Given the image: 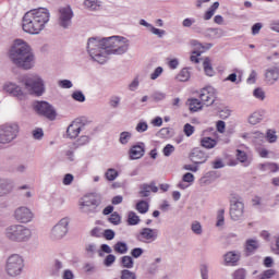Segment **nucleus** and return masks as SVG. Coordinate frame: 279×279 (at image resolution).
Here are the masks:
<instances>
[{
  "mask_svg": "<svg viewBox=\"0 0 279 279\" xmlns=\"http://www.w3.org/2000/svg\"><path fill=\"white\" fill-rule=\"evenodd\" d=\"M60 88H73V83L70 80L59 81Z\"/></svg>",
  "mask_w": 279,
  "mask_h": 279,
  "instance_id": "60",
  "label": "nucleus"
},
{
  "mask_svg": "<svg viewBox=\"0 0 279 279\" xmlns=\"http://www.w3.org/2000/svg\"><path fill=\"white\" fill-rule=\"evenodd\" d=\"M9 59L12 64L17 66V69H22L23 71L34 69V64L36 62V56H34L32 47L28 46L23 39L14 40L9 50Z\"/></svg>",
  "mask_w": 279,
  "mask_h": 279,
  "instance_id": "2",
  "label": "nucleus"
},
{
  "mask_svg": "<svg viewBox=\"0 0 279 279\" xmlns=\"http://www.w3.org/2000/svg\"><path fill=\"white\" fill-rule=\"evenodd\" d=\"M31 95L35 97H43L45 95V81L38 74H25L20 78Z\"/></svg>",
  "mask_w": 279,
  "mask_h": 279,
  "instance_id": "4",
  "label": "nucleus"
},
{
  "mask_svg": "<svg viewBox=\"0 0 279 279\" xmlns=\"http://www.w3.org/2000/svg\"><path fill=\"white\" fill-rule=\"evenodd\" d=\"M33 108L35 112L39 114V117H45L48 119V121H56V117H58L56 108H53L51 104L47 101H37Z\"/></svg>",
  "mask_w": 279,
  "mask_h": 279,
  "instance_id": "8",
  "label": "nucleus"
},
{
  "mask_svg": "<svg viewBox=\"0 0 279 279\" xmlns=\"http://www.w3.org/2000/svg\"><path fill=\"white\" fill-rule=\"evenodd\" d=\"M183 27H193V25H195V19L193 17H187L184 19L182 22Z\"/></svg>",
  "mask_w": 279,
  "mask_h": 279,
  "instance_id": "64",
  "label": "nucleus"
},
{
  "mask_svg": "<svg viewBox=\"0 0 279 279\" xmlns=\"http://www.w3.org/2000/svg\"><path fill=\"white\" fill-rule=\"evenodd\" d=\"M148 129L149 125L147 124V122H138L135 128L136 132H138L140 134H143V132H147Z\"/></svg>",
  "mask_w": 279,
  "mask_h": 279,
  "instance_id": "50",
  "label": "nucleus"
},
{
  "mask_svg": "<svg viewBox=\"0 0 279 279\" xmlns=\"http://www.w3.org/2000/svg\"><path fill=\"white\" fill-rule=\"evenodd\" d=\"M108 221L113 226H119V223H121V215H119L117 211H113L108 218Z\"/></svg>",
  "mask_w": 279,
  "mask_h": 279,
  "instance_id": "38",
  "label": "nucleus"
},
{
  "mask_svg": "<svg viewBox=\"0 0 279 279\" xmlns=\"http://www.w3.org/2000/svg\"><path fill=\"white\" fill-rule=\"evenodd\" d=\"M121 104V97L119 96H112L110 99H109V106L111 108H119V105Z\"/></svg>",
  "mask_w": 279,
  "mask_h": 279,
  "instance_id": "48",
  "label": "nucleus"
},
{
  "mask_svg": "<svg viewBox=\"0 0 279 279\" xmlns=\"http://www.w3.org/2000/svg\"><path fill=\"white\" fill-rule=\"evenodd\" d=\"M32 134H33V138H35V141H43V138L45 137V131H43L41 128H37V129L33 130Z\"/></svg>",
  "mask_w": 279,
  "mask_h": 279,
  "instance_id": "41",
  "label": "nucleus"
},
{
  "mask_svg": "<svg viewBox=\"0 0 279 279\" xmlns=\"http://www.w3.org/2000/svg\"><path fill=\"white\" fill-rule=\"evenodd\" d=\"M140 223H141V217H138V215H136L134 211H129L128 225L138 226Z\"/></svg>",
  "mask_w": 279,
  "mask_h": 279,
  "instance_id": "28",
  "label": "nucleus"
},
{
  "mask_svg": "<svg viewBox=\"0 0 279 279\" xmlns=\"http://www.w3.org/2000/svg\"><path fill=\"white\" fill-rule=\"evenodd\" d=\"M165 69L162 66H157L155 71L150 74V80H158L162 75Z\"/></svg>",
  "mask_w": 279,
  "mask_h": 279,
  "instance_id": "52",
  "label": "nucleus"
},
{
  "mask_svg": "<svg viewBox=\"0 0 279 279\" xmlns=\"http://www.w3.org/2000/svg\"><path fill=\"white\" fill-rule=\"evenodd\" d=\"M100 202L95 196H85L84 202L80 204L82 213L85 215H95L97 208H99Z\"/></svg>",
  "mask_w": 279,
  "mask_h": 279,
  "instance_id": "12",
  "label": "nucleus"
},
{
  "mask_svg": "<svg viewBox=\"0 0 279 279\" xmlns=\"http://www.w3.org/2000/svg\"><path fill=\"white\" fill-rule=\"evenodd\" d=\"M225 82H232L235 84H241V76H239V81L236 80V73L233 72L228 75V77L225 78Z\"/></svg>",
  "mask_w": 279,
  "mask_h": 279,
  "instance_id": "55",
  "label": "nucleus"
},
{
  "mask_svg": "<svg viewBox=\"0 0 279 279\" xmlns=\"http://www.w3.org/2000/svg\"><path fill=\"white\" fill-rule=\"evenodd\" d=\"M277 271L276 269H267L264 270L262 274L258 275L259 279H271L274 276H276Z\"/></svg>",
  "mask_w": 279,
  "mask_h": 279,
  "instance_id": "37",
  "label": "nucleus"
},
{
  "mask_svg": "<svg viewBox=\"0 0 279 279\" xmlns=\"http://www.w3.org/2000/svg\"><path fill=\"white\" fill-rule=\"evenodd\" d=\"M21 128L16 123H5L0 125V145H10L19 138Z\"/></svg>",
  "mask_w": 279,
  "mask_h": 279,
  "instance_id": "6",
  "label": "nucleus"
},
{
  "mask_svg": "<svg viewBox=\"0 0 279 279\" xmlns=\"http://www.w3.org/2000/svg\"><path fill=\"white\" fill-rule=\"evenodd\" d=\"M182 180L183 182H187V183L195 182V175L191 172H186L185 174H183Z\"/></svg>",
  "mask_w": 279,
  "mask_h": 279,
  "instance_id": "62",
  "label": "nucleus"
},
{
  "mask_svg": "<svg viewBox=\"0 0 279 279\" xmlns=\"http://www.w3.org/2000/svg\"><path fill=\"white\" fill-rule=\"evenodd\" d=\"M114 260H117V257L112 254H109L105 260H104V265L106 267H111L114 264Z\"/></svg>",
  "mask_w": 279,
  "mask_h": 279,
  "instance_id": "53",
  "label": "nucleus"
},
{
  "mask_svg": "<svg viewBox=\"0 0 279 279\" xmlns=\"http://www.w3.org/2000/svg\"><path fill=\"white\" fill-rule=\"evenodd\" d=\"M226 209H219L217 213V222L216 226L217 228H221V226H223V223H226Z\"/></svg>",
  "mask_w": 279,
  "mask_h": 279,
  "instance_id": "36",
  "label": "nucleus"
},
{
  "mask_svg": "<svg viewBox=\"0 0 279 279\" xmlns=\"http://www.w3.org/2000/svg\"><path fill=\"white\" fill-rule=\"evenodd\" d=\"M213 169H223L226 167V163H223V160L221 158L216 159L211 162Z\"/></svg>",
  "mask_w": 279,
  "mask_h": 279,
  "instance_id": "58",
  "label": "nucleus"
},
{
  "mask_svg": "<svg viewBox=\"0 0 279 279\" xmlns=\"http://www.w3.org/2000/svg\"><path fill=\"white\" fill-rule=\"evenodd\" d=\"M241 260V253L230 251L227 254H225V265L227 267H236V264Z\"/></svg>",
  "mask_w": 279,
  "mask_h": 279,
  "instance_id": "21",
  "label": "nucleus"
},
{
  "mask_svg": "<svg viewBox=\"0 0 279 279\" xmlns=\"http://www.w3.org/2000/svg\"><path fill=\"white\" fill-rule=\"evenodd\" d=\"M203 69L205 71V75L208 77H213L215 75V69H213V63L210 62V58L206 57L203 62Z\"/></svg>",
  "mask_w": 279,
  "mask_h": 279,
  "instance_id": "27",
  "label": "nucleus"
},
{
  "mask_svg": "<svg viewBox=\"0 0 279 279\" xmlns=\"http://www.w3.org/2000/svg\"><path fill=\"white\" fill-rule=\"evenodd\" d=\"M105 178L106 180H108L109 182H114V180H117V178H119V171H117L113 168H109L106 173H105Z\"/></svg>",
  "mask_w": 279,
  "mask_h": 279,
  "instance_id": "31",
  "label": "nucleus"
},
{
  "mask_svg": "<svg viewBox=\"0 0 279 279\" xmlns=\"http://www.w3.org/2000/svg\"><path fill=\"white\" fill-rule=\"evenodd\" d=\"M135 210L141 215H146V213H149V203L145 199L138 201L135 205Z\"/></svg>",
  "mask_w": 279,
  "mask_h": 279,
  "instance_id": "25",
  "label": "nucleus"
},
{
  "mask_svg": "<svg viewBox=\"0 0 279 279\" xmlns=\"http://www.w3.org/2000/svg\"><path fill=\"white\" fill-rule=\"evenodd\" d=\"M191 230L194 232V234H202V223H199V221L192 222Z\"/></svg>",
  "mask_w": 279,
  "mask_h": 279,
  "instance_id": "46",
  "label": "nucleus"
},
{
  "mask_svg": "<svg viewBox=\"0 0 279 279\" xmlns=\"http://www.w3.org/2000/svg\"><path fill=\"white\" fill-rule=\"evenodd\" d=\"M151 98L154 99V101H162L167 99V94L162 92H156L151 95Z\"/></svg>",
  "mask_w": 279,
  "mask_h": 279,
  "instance_id": "51",
  "label": "nucleus"
},
{
  "mask_svg": "<svg viewBox=\"0 0 279 279\" xmlns=\"http://www.w3.org/2000/svg\"><path fill=\"white\" fill-rule=\"evenodd\" d=\"M217 99V89L213 86H206L201 89L199 100L204 106H213Z\"/></svg>",
  "mask_w": 279,
  "mask_h": 279,
  "instance_id": "11",
  "label": "nucleus"
},
{
  "mask_svg": "<svg viewBox=\"0 0 279 279\" xmlns=\"http://www.w3.org/2000/svg\"><path fill=\"white\" fill-rule=\"evenodd\" d=\"M149 31L151 34H155V36H158V38H162L167 32L165 29L156 28L154 26H150Z\"/></svg>",
  "mask_w": 279,
  "mask_h": 279,
  "instance_id": "54",
  "label": "nucleus"
},
{
  "mask_svg": "<svg viewBox=\"0 0 279 279\" xmlns=\"http://www.w3.org/2000/svg\"><path fill=\"white\" fill-rule=\"evenodd\" d=\"M69 223H71V218H62L51 230V239L53 241H60L64 239L69 232Z\"/></svg>",
  "mask_w": 279,
  "mask_h": 279,
  "instance_id": "9",
  "label": "nucleus"
},
{
  "mask_svg": "<svg viewBox=\"0 0 279 279\" xmlns=\"http://www.w3.org/2000/svg\"><path fill=\"white\" fill-rule=\"evenodd\" d=\"M265 75H266L267 82H270V84H274L275 82H278V80H279V69L270 68L266 71Z\"/></svg>",
  "mask_w": 279,
  "mask_h": 279,
  "instance_id": "23",
  "label": "nucleus"
},
{
  "mask_svg": "<svg viewBox=\"0 0 279 279\" xmlns=\"http://www.w3.org/2000/svg\"><path fill=\"white\" fill-rule=\"evenodd\" d=\"M121 265L125 269H132L134 267V259L132 256H123L121 257Z\"/></svg>",
  "mask_w": 279,
  "mask_h": 279,
  "instance_id": "34",
  "label": "nucleus"
},
{
  "mask_svg": "<svg viewBox=\"0 0 279 279\" xmlns=\"http://www.w3.org/2000/svg\"><path fill=\"white\" fill-rule=\"evenodd\" d=\"M201 147L205 149H215L217 147V140L213 137H203L201 138Z\"/></svg>",
  "mask_w": 279,
  "mask_h": 279,
  "instance_id": "24",
  "label": "nucleus"
},
{
  "mask_svg": "<svg viewBox=\"0 0 279 279\" xmlns=\"http://www.w3.org/2000/svg\"><path fill=\"white\" fill-rule=\"evenodd\" d=\"M73 16H74V13L71 5L61 7L59 9V20H58L60 27H62L63 29H69V27H71L73 23L72 22Z\"/></svg>",
  "mask_w": 279,
  "mask_h": 279,
  "instance_id": "10",
  "label": "nucleus"
},
{
  "mask_svg": "<svg viewBox=\"0 0 279 279\" xmlns=\"http://www.w3.org/2000/svg\"><path fill=\"white\" fill-rule=\"evenodd\" d=\"M75 121L77 122V126L81 128V132H84L90 125V121L86 120V118H77Z\"/></svg>",
  "mask_w": 279,
  "mask_h": 279,
  "instance_id": "39",
  "label": "nucleus"
},
{
  "mask_svg": "<svg viewBox=\"0 0 279 279\" xmlns=\"http://www.w3.org/2000/svg\"><path fill=\"white\" fill-rule=\"evenodd\" d=\"M216 130L217 132H219L220 134H223V132H226V122L223 120H219L216 123Z\"/></svg>",
  "mask_w": 279,
  "mask_h": 279,
  "instance_id": "59",
  "label": "nucleus"
},
{
  "mask_svg": "<svg viewBox=\"0 0 279 279\" xmlns=\"http://www.w3.org/2000/svg\"><path fill=\"white\" fill-rule=\"evenodd\" d=\"M71 97L74 99V101H78V104H84V101H86V96L82 90L73 92Z\"/></svg>",
  "mask_w": 279,
  "mask_h": 279,
  "instance_id": "35",
  "label": "nucleus"
},
{
  "mask_svg": "<svg viewBox=\"0 0 279 279\" xmlns=\"http://www.w3.org/2000/svg\"><path fill=\"white\" fill-rule=\"evenodd\" d=\"M51 19L47 8H37L27 11L22 19V29L26 34L38 35L45 29Z\"/></svg>",
  "mask_w": 279,
  "mask_h": 279,
  "instance_id": "3",
  "label": "nucleus"
},
{
  "mask_svg": "<svg viewBox=\"0 0 279 279\" xmlns=\"http://www.w3.org/2000/svg\"><path fill=\"white\" fill-rule=\"evenodd\" d=\"M177 80H179V82H189V80H191L189 68H183L178 74Z\"/></svg>",
  "mask_w": 279,
  "mask_h": 279,
  "instance_id": "29",
  "label": "nucleus"
},
{
  "mask_svg": "<svg viewBox=\"0 0 279 279\" xmlns=\"http://www.w3.org/2000/svg\"><path fill=\"white\" fill-rule=\"evenodd\" d=\"M189 158L194 165H204L208 160V154L202 148L195 147L191 150Z\"/></svg>",
  "mask_w": 279,
  "mask_h": 279,
  "instance_id": "15",
  "label": "nucleus"
},
{
  "mask_svg": "<svg viewBox=\"0 0 279 279\" xmlns=\"http://www.w3.org/2000/svg\"><path fill=\"white\" fill-rule=\"evenodd\" d=\"M183 132L187 137L193 136V134H195V126H193L191 123H186L183 126Z\"/></svg>",
  "mask_w": 279,
  "mask_h": 279,
  "instance_id": "42",
  "label": "nucleus"
},
{
  "mask_svg": "<svg viewBox=\"0 0 279 279\" xmlns=\"http://www.w3.org/2000/svg\"><path fill=\"white\" fill-rule=\"evenodd\" d=\"M132 141V133L123 131L120 133L119 143L121 145H128Z\"/></svg>",
  "mask_w": 279,
  "mask_h": 279,
  "instance_id": "32",
  "label": "nucleus"
},
{
  "mask_svg": "<svg viewBox=\"0 0 279 279\" xmlns=\"http://www.w3.org/2000/svg\"><path fill=\"white\" fill-rule=\"evenodd\" d=\"M158 229L143 228L137 235L138 241L142 243H154L158 239Z\"/></svg>",
  "mask_w": 279,
  "mask_h": 279,
  "instance_id": "14",
  "label": "nucleus"
},
{
  "mask_svg": "<svg viewBox=\"0 0 279 279\" xmlns=\"http://www.w3.org/2000/svg\"><path fill=\"white\" fill-rule=\"evenodd\" d=\"M14 191V180L0 178V197H8Z\"/></svg>",
  "mask_w": 279,
  "mask_h": 279,
  "instance_id": "18",
  "label": "nucleus"
},
{
  "mask_svg": "<svg viewBox=\"0 0 279 279\" xmlns=\"http://www.w3.org/2000/svg\"><path fill=\"white\" fill-rule=\"evenodd\" d=\"M84 5L88 8V10H97V2L95 0H85Z\"/></svg>",
  "mask_w": 279,
  "mask_h": 279,
  "instance_id": "61",
  "label": "nucleus"
},
{
  "mask_svg": "<svg viewBox=\"0 0 279 279\" xmlns=\"http://www.w3.org/2000/svg\"><path fill=\"white\" fill-rule=\"evenodd\" d=\"M266 138H267L268 143H276L278 141L276 131L268 130L266 133Z\"/></svg>",
  "mask_w": 279,
  "mask_h": 279,
  "instance_id": "47",
  "label": "nucleus"
},
{
  "mask_svg": "<svg viewBox=\"0 0 279 279\" xmlns=\"http://www.w3.org/2000/svg\"><path fill=\"white\" fill-rule=\"evenodd\" d=\"M253 95L256 99H260V101L265 100V92L260 87L255 88Z\"/></svg>",
  "mask_w": 279,
  "mask_h": 279,
  "instance_id": "49",
  "label": "nucleus"
},
{
  "mask_svg": "<svg viewBox=\"0 0 279 279\" xmlns=\"http://www.w3.org/2000/svg\"><path fill=\"white\" fill-rule=\"evenodd\" d=\"M187 101L191 112H198V110H202V108H204L202 100L197 98H191Z\"/></svg>",
  "mask_w": 279,
  "mask_h": 279,
  "instance_id": "26",
  "label": "nucleus"
},
{
  "mask_svg": "<svg viewBox=\"0 0 279 279\" xmlns=\"http://www.w3.org/2000/svg\"><path fill=\"white\" fill-rule=\"evenodd\" d=\"M73 180H74L73 174L66 173L63 177V184H64V186H71V184H73Z\"/></svg>",
  "mask_w": 279,
  "mask_h": 279,
  "instance_id": "56",
  "label": "nucleus"
},
{
  "mask_svg": "<svg viewBox=\"0 0 279 279\" xmlns=\"http://www.w3.org/2000/svg\"><path fill=\"white\" fill-rule=\"evenodd\" d=\"M199 269H201V278L208 279V265L202 264Z\"/></svg>",
  "mask_w": 279,
  "mask_h": 279,
  "instance_id": "57",
  "label": "nucleus"
},
{
  "mask_svg": "<svg viewBox=\"0 0 279 279\" xmlns=\"http://www.w3.org/2000/svg\"><path fill=\"white\" fill-rule=\"evenodd\" d=\"M14 217L19 223H29L34 219V213L27 207H19L14 211Z\"/></svg>",
  "mask_w": 279,
  "mask_h": 279,
  "instance_id": "13",
  "label": "nucleus"
},
{
  "mask_svg": "<svg viewBox=\"0 0 279 279\" xmlns=\"http://www.w3.org/2000/svg\"><path fill=\"white\" fill-rule=\"evenodd\" d=\"M23 267H25V264L21 255L13 254L8 257L5 264V271L8 276H11V278H16V276H21V274H23Z\"/></svg>",
  "mask_w": 279,
  "mask_h": 279,
  "instance_id": "7",
  "label": "nucleus"
},
{
  "mask_svg": "<svg viewBox=\"0 0 279 279\" xmlns=\"http://www.w3.org/2000/svg\"><path fill=\"white\" fill-rule=\"evenodd\" d=\"M236 158L239 160V162H247V153H245L244 150L241 149H236Z\"/></svg>",
  "mask_w": 279,
  "mask_h": 279,
  "instance_id": "45",
  "label": "nucleus"
},
{
  "mask_svg": "<svg viewBox=\"0 0 279 279\" xmlns=\"http://www.w3.org/2000/svg\"><path fill=\"white\" fill-rule=\"evenodd\" d=\"M247 278V270L245 268H239L232 272L231 279H246Z\"/></svg>",
  "mask_w": 279,
  "mask_h": 279,
  "instance_id": "33",
  "label": "nucleus"
},
{
  "mask_svg": "<svg viewBox=\"0 0 279 279\" xmlns=\"http://www.w3.org/2000/svg\"><path fill=\"white\" fill-rule=\"evenodd\" d=\"M102 236H104V239H106V241H112V239H114V236H116L114 230H112V229L104 230Z\"/></svg>",
  "mask_w": 279,
  "mask_h": 279,
  "instance_id": "44",
  "label": "nucleus"
},
{
  "mask_svg": "<svg viewBox=\"0 0 279 279\" xmlns=\"http://www.w3.org/2000/svg\"><path fill=\"white\" fill-rule=\"evenodd\" d=\"M128 49H130V39L121 36L104 37L102 39L90 37L87 41V51L92 60L98 64H106L108 56L128 53Z\"/></svg>",
  "mask_w": 279,
  "mask_h": 279,
  "instance_id": "1",
  "label": "nucleus"
},
{
  "mask_svg": "<svg viewBox=\"0 0 279 279\" xmlns=\"http://www.w3.org/2000/svg\"><path fill=\"white\" fill-rule=\"evenodd\" d=\"M80 132H82L81 126L77 125L76 120H74L66 129L68 138H77L80 136Z\"/></svg>",
  "mask_w": 279,
  "mask_h": 279,
  "instance_id": "22",
  "label": "nucleus"
},
{
  "mask_svg": "<svg viewBox=\"0 0 279 279\" xmlns=\"http://www.w3.org/2000/svg\"><path fill=\"white\" fill-rule=\"evenodd\" d=\"M4 234L9 241L25 243L32 239V230L23 225H11L5 228Z\"/></svg>",
  "mask_w": 279,
  "mask_h": 279,
  "instance_id": "5",
  "label": "nucleus"
},
{
  "mask_svg": "<svg viewBox=\"0 0 279 279\" xmlns=\"http://www.w3.org/2000/svg\"><path fill=\"white\" fill-rule=\"evenodd\" d=\"M143 248L136 247L131 251V255L133 256V258H141V256H143Z\"/></svg>",
  "mask_w": 279,
  "mask_h": 279,
  "instance_id": "63",
  "label": "nucleus"
},
{
  "mask_svg": "<svg viewBox=\"0 0 279 279\" xmlns=\"http://www.w3.org/2000/svg\"><path fill=\"white\" fill-rule=\"evenodd\" d=\"M4 90L10 95H13V97H17L20 100H23V98L25 97V92H23V88L13 83L5 85Z\"/></svg>",
  "mask_w": 279,
  "mask_h": 279,
  "instance_id": "19",
  "label": "nucleus"
},
{
  "mask_svg": "<svg viewBox=\"0 0 279 279\" xmlns=\"http://www.w3.org/2000/svg\"><path fill=\"white\" fill-rule=\"evenodd\" d=\"M173 151H175V146H173L171 144H167L162 149V154H163V156H166V158H169V156H171V154H173Z\"/></svg>",
  "mask_w": 279,
  "mask_h": 279,
  "instance_id": "43",
  "label": "nucleus"
},
{
  "mask_svg": "<svg viewBox=\"0 0 279 279\" xmlns=\"http://www.w3.org/2000/svg\"><path fill=\"white\" fill-rule=\"evenodd\" d=\"M145 156V143L137 142L129 149V158L131 160H141Z\"/></svg>",
  "mask_w": 279,
  "mask_h": 279,
  "instance_id": "16",
  "label": "nucleus"
},
{
  "mask_svg": "<svg viewBox=\"0 0 279 279\" xmlns=\"http://www.w3.org/2000/svg\"><path fill=\"white\" fill-rule=\"evenodd\" d=\"M244 208H245V205L241 201H234L233 203H231L230 217L232 221H239V219L243 217Z\"/></svg>",
  "mask_w": 279,
  "mask_h": 279,
  "instance_id": "17",
  "label": "nucleus"
},
{
  "mask_svg": "<svg viewBox=\"0 0 279 279\" xmlns=\"http://www.w3.org/2000/svg\"><path fill=\"white\" fill-rule=\"evenodd\" d=\"M153 193H158V186L156 182L151 181L149 184L144 183L140 186V197H149Z\"/></svg>",
  "mask_w": 279,
  "mask_h": 279,
  "instance_id": "20",
  "label": "nucleus"
},
{
  "mask_svg": "<svg viewBox=\"0 0 279 279\" xmlns=\"http://www.w3.org/2000/svg\"><path fill=\"white\" fill-rule=\"evenodd\" d=\"M120 279H136V272L131 271L129 269H123L121 271Z\"/></svg>",
  "mask_w": 279,
  "mask_h": 279,
  "instance_id": "40",
  "label": "nucleus"
},
{
  "mask_svg": "<svg viewBox=\"0 0 279 279\" xmlns=\"http://www.w3.org/2000/svg\"><path fill=\"white\" fill-rule=\"evenodd\" d=\"M260 121H263V114H260V112H253L248 117V123L251 125H258V123H260Z\"/></svg>",
  "mask_w": 279,
  "mask_h": 279,
  "instance_id": "30",
  "label": "nucleus"
}]
</instances>
